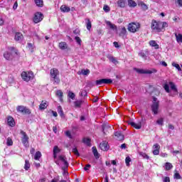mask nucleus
I'll return each instance as SVG.
<instances>
[{
	"mask_svg": "<svg viewBox=\"0 0 182 182\" xmlns=\"http://www.w3.org/2000/svg\"><path fill=\"white\" fill-rule=\"evenodd\" d=\"M59 70L56 68H53L50 70V80L53 82L54 85H59L60 83V79L59 78Z\"/></svg>",
	"mask_w": 182,
	"mask_h": 182,
	"instance_id": "1",
	"label": "nucleus"
},
{
	"mask_svg": "<svg viewBox=\"0 0 182 182\" xmlns=\"http://www.w3.org/2000/svg\"><path fill=\"white\" fill-rule=\"evenodd\" d=\"M151 110L153 114H159L160 112V102L157 100V97H153L152 105H151Z\"/></svg>",
	"mask_w": 182,
	"mask_h": 182,
	"instance_id": "2",
	"label": "nucleus"
},
{
	"mask_svg": "<svg viewBox=\"0 0 182 182\" xmlns=\"http://www.w3.org/2000/svg\"><path fill=\"white\" fill-rule=\"evenodd\" d=\"M59 161H61L63 166L61 167L62 170L64 171V174H68L66 170H68V167H69V163L66 160V158L63 156H58V161H56L55 163L59 166Z\"/></svg>",
	"mask_w": 182,
	"mask_h": 182,
	"instance_id": "3",
	"label": "nucleus"
},
{
	"mask_svg": "<svg viewBox=\"0 0 182 182\" xmlns=\"http://www.w3.org/2000/svg\"><path fill=\"white\" fill-rule=\"evenodd\" d=\"M151 29L153 32H161V24L160 21L153 19L151 23Z\"/></svg>",
	"mask_w": 182,
	"mask_h": 182,
	"instance_id": "4",
	"label": "nucleus"
},
{
	"mask_svg": "<svg viewBox=\"0 0 182 182\" xmlns=\"http://www.w3.org/2000/svg\"><path fill=\"white\" fill-rule=\"evenodd\" d=\"M20 134H21V143L24 147H28L29 146V136L26 134V132L21 130Z\"/></svg>",
	"mask_w": 182,
	"mask_h": 182,
	"instance_id": "5",
	"label": "nucleus"
},
{
	"mask_svg": "<svg viewBox=\"0 0 182 182\" xmlns=\"http://www.w3.org/2000/svg\"><path fill=\"white\" fill-rule=\"evenodd\" d=\"M134 70L141 75H151L152 73H157V70L154 68L151 70L134 68Z\"/></svg>",
	"mask_w": 182,
	"mask_h": 182,
	"instance_id": "6",
	"label": "nucleus"
},
{
	"mask_svg": "<svg viewBox=\"0 0 182 182\" xmlns=\"http://www.w3.org/2000/svg\"><path fill=\"white\" fill-rule=\"evenodd\" d=\"M21 77L25 82H29V80H32V79H33V73L31 71L28 73L23 71L21 73Z\"/></svg>",
	"mask_w": 182,
	"mask_h": 182,
	"instance_id": "7",
	"label": "nucleus"
},
{
	"mask_svg": "<svg viewBox=\"0 0 182 182\" xmlns=\"http://www.w3.org/2000/svg\"><path fill=\"white\" fill-rule=\"evenodd\" d=\"M140 28V23H131L128 25V31L134 33L138 31Z\"/></svg>",
	"mask_w": 182,
	"mask_h": 182,
	"instance_id": "8",
	"label": "nucleus"
},
{
	"mask_svg": "<svg viewBox=\"0 0 182 182\" xmlns=\"http://www.w3.org/2000/svg\"><path fill=\"white\" fill-rule=\"evenodd\" d=\"M112 83H113V80L110 78H103L95 81L97 86H100L102 85H112Z\"/></svg>",
	"mask_w": 182,
	"mask_h": 182,
	"instance_id": "9",
	"label": "nucleus"
},
{
	"mask_svg": "<svg viewBox=\"0 0 182 182\" xmlns=\"http://www.w3.org/2000/svg\"><path fill=\"white\" fill-rule=\"evenodd\" d=\"M16 110L18 113H23V114H31V109L23 105H18Z\"/></svg>",
	"mask_w": 182,
	"mask_h": 182,
	"instance_id": "10",
	"label": "nucleus"
},
{
	"mask_svg": "<svg viewBox=\"0 0 182 182\" xmlns=\"http://www.w3.org/2000/svg\"><path fill=\"white\" fill-rule=\"evenodd\" d=\"M34 23H39L43 21V14L41 12H36L33 18Z\"/></svg>",
	"mask_w": 182,
	"mask_h": 182,
	"instance_id": "11",
	"label": "nucleus"
},
{
	"mask_svg": "<svg viewBox=\"0 0 182 182\" xmlns=\"http://www.w3.org/2000/svg\"><path fill=\"white\" fill-rule=\"evenodd\" d=\"M13 49L14 48H10L6 53H4V58H5L6 60H12L14 58V55L12 54Z\"/></svg>",
	"mask_w": 182,
	"mask_h": 182,
	"instance_id": "12",
	"label": "nucleus"
},
{
	"mask_svg": "<svg viewBox=\"0 0 182 182\" xmlns=\"http://www.w3.org/2000/svg\"><path fill=\"white\" fill-rule=\"evenodd\" d=\"M100 149L102 150V151H107L109 150V146L107 144V141H103L102 143L100 144Z\"/></svg>",
	"mask_w": 182,
	"mask_h": 182,
	"instance_id": "13",
	"label": "nucleus"
},
{
	"mask_svg": "<svg viewBox=\"0 0 182 182\" xmlns=\"http://www.w3.org/2000/svg\"><path fill=\"white\" fill-rule=\"evenodd\" d=\"M58 47L61 50H69V46L66 42H60L58 44Z\"/></svg>",
	"mask_w": 182,
	"mask_h": 182,
	"instance_id": "14",
	"label": "nucleus"
},
{
	"mask_svg": "<svg viewBox=\"0 0 182 182\" xmlns=\"http://www.w3.org/2000/svg\"><path fill=\"white\" fill-rule=\"evenodd\" d=\"M14 39L15 41H16V42H18L19 43H21V42L23 41V35H22V33H16Z\"/></svg>",
	"mask_w": 182,
	"mask_h": 182,
	"instance_id": "15",
	"label": "nucleus"
},
{
	"mask_svg": "<svg viewBox=\"0 0 182 182\" xmlns=\"http://www.w3.org/2000/svg\"><path fill=\"white\" fill-rule=\"evenodd\" d=\"M7 124L10 126V127H15V119L12 117H8L7 118Z\"/></svg>",
	"mask_w": 182,
	"mask_h": 182,
	"instance_id": "16",
	"label": "nucleus"
},
{
	"mask_svg": "<svg viewBox=\"0 0 182 182\" xmlns=\"http://www.w3.org/2000/svg\"><path fill=\"white\" fill-rule=\"evenodd\" d=\"M137 4H138V6H141L144 11H147L149 9V7L147 6V5L144 4V2H143L142 1L138 0Z\"/></svg>",
	"mask_w": 182,
	"mask_h": 182,
	"instance_id": "17",
	"label": "nucleus"
},
{
	"mask_svg": "<svg viewBox=\"0 0 182 182\" xmlns=\"http://www.w3.org/2000/svg\"><path fill=\"white\" fill-rule=\"evenodd\" d=\"M139 55L141 56V58H143L144 60H147V58L149 56V51H140L139 53Z\"/></svg>",
	"mask_w": 182,
	"mask_h": 182,
	"instance_id": "18",
	"label": "nucleus"
},
{
	"mask_svg": "<svg viewBox=\"0 0 182 182\" xmlns=\"http://www.w3.org/2000/svg\"><path fill=\"white\" fill-rule=\"evenodd\" d=\"M114 136L117 137V140H119V141L124 140V135H123L120 132H116L114 133Z\"/></svg>",
	"mask_w": 182,
	"mask_h": 182,
	"instance_id": "19",
	"label": "nucleus"
},
{
	"mask_svg": "<svg viewBox=\"0 0 182 182\" xmlns=\"http://www.w3.org/2000/svg\"><path fill=\"white\" fill-rule=\"evenodd\" d=\"M149 43V46H151L152 48H154V49H159L160 48V46H159V44H157V43L154 40L150 41Z\"/></svg>",
	"mask_w": 182,
	"mask_h": 182,
	"instance_id": "20",
	"label": "nucleus"
},
{
	"mask_svg": "<svg viewBox=\"0 0 182 182\" xmlns=\"http://www.w3.org/2000/svg\"><path fill=\"white\" fill-rule=\"evenodd\" d=\"M55 95L59 98L60 102H63V92L61 90H57Z\"/></svg>",
	"mask_w": 182,
	"mask_h": 182,
	"instance_id": "21",
	"label": "nucleus"
},
{
	"mask_svg": "<svg viewBox=\"0 0 182 182\" xmlns=\"http://www.w3.org/2000/svg\"><path fill=\"white\" fill-rule=\"evenodd\" d=\"M129 124H130V126L134 127V129H136L137 130L141 129V124H136L135 122H129Z\"/></svg>",
	"mask_w": 182,
	"mask_h": 182,
	"instance_id": "22",
	"label": "nucleus"
},
{
	"mask_svg": "<svg viewBox=\"0 0 182 182\" xmlns=\"http://www.w3.org/2000/svg\"><path fill=\"white\" fill-rule=\"evenodd\" d=\"M60 11L64 13L70 12V8L66 5H63L60 6Z\"/></svg>",
	"mask_w": 182,
	"mask_h": 182,
	"instance_id": "23",
	"label": "nucleus"
},
{
	"mask_svg": "<svg viewBox=\"0 0 182 182\" xmlns=\"http://www.w3.org/2000/svg\"><path fill=\"white\" fill-rule=\"evenodd\" d=\"M127 33V30H126V27H122L119 32V36L124 38V36H126Z\"/></svg>",
	"mask_w": 182,
	"mask_h": 182,
	"instance_id": "24",
	"label": "nucleus"
},
{
	"mask_svg": "<svg viewBox=\"0 0 182 182\" xmlns=\"http://www.w3.org/2000/svg\"><path fill=\"white\" fill-rule=\"evenodd\" d=\"M46 107H48V102L42 101L39 105L40 110H45V109H46Z\"/></svg>",
	"mask_w": 182,
	"mask_h": 182,
	"instance_id": "25",
	"label": "nucleus"
},
{
	"mask_svg": "<svg viewBox=\"0 0 182 182\" xmlns=\"http://www.w3.org/2000/svg\"><path fill=\"white\" fill-rule=\"evenodd\" d=\"M176 42L178 43H182V34L181 33H175Z\"/></svg>",
	"mask_w": 182,
	"mask_h": 182,
	"instance_id": "26",
	"label": "nucleus"
},
{
	"mask_svg": "<svg viewBox=\"0 0 182 182\" xmlns=\"http://www.w3.org/2000/svg\"><path fill=\"white\" fill-rule=\"evenodd\" d=\"M107 25L109 26L110 29H113V31H115L116 32H117V26L112 23V22L110 21H107Z\"/></svg>",
	"mask_w": 182,
	"mask_h": 182,
	"instance_id": "27",
	"label": "nucleus"
},
{
	"mask_svg": "<svg viewBox=\"0 0 182 182\" xmlns=\"http://www.w3.org/2000/svg\"><path fill=\"white\" fill-rule=\"evenodd\" d=\"M34 2L38 8L43 7V0H34Z\"/></svg>",
	"mask_w": 182,
	"mask_h": 182,
	"instance_id": "28",
	"label": "nucleus"
},
{
	"mask_svg": "<svg viewBox=\"0 0 182 182\" xmlns=\"http://www.w3.org/2000/svg\"><path fill=\"white\" fill-rule=\"evenodd\" d=\"M27 49L28 50H30V52H34V50H35V46H33V43H27Z\"/></svg>",
	"mask_w": 182,
	"mask_h": 182,
	"instance_id": "29",
	"label": "nucleus"
},
{
	"mask_svg": "<svg viewBox=\"0 0 182 182\" xmlns=\"http://www.w3.org/2000/svg\"><path fill=\"white\" fill-rule=\"evenodd\" d=\"M117 5L119 8H124V6H126V0H119L117 1Z\"/></svg>",
	"mask_w": 182,
	"mask_h": 182,
	"instance_id": "30",
	"label": "nucleus"
},
{
	"mask_svg": "<svg viewBox=\"0 0 182 182\" xmlns=\"http://www.w3.org/2000/svg\"><path fill=\"white\" fill-rule=\"evenodd\" d=\"M128 6L130 8H135V6H137V3H136L133 0H128Z\"/></svg>",
	"mask_w": 182,
	"mask_h": 182,
	"instance_id": "31",
	"label": "nucleus"
},
{
	"mask_svg": "<svg viewBox=\"0 0 182 182\" xmlns=\"http://www.w3.org/2000/svg\"><path fill=\"white\" fill-rule=\"evenodd\" d=\"M169 85H170V87H171V90H173L176 93H177V92H178V90H177V87H176V85L174 84V82H169Z\"/></svg>",
	"mask_w": 182,
	"mask_h": 182,
	"instance_id": "32",
	"label": "nucleus"
},
{
	"mask_svg": "<svg viewBox=\"0 0 182 182\" xmlns=\"http://www.w3.org/2000/svg\"><path fill=\"white\" fill-rule=\"evenodd\" d=\"M86 28H87V31H90V29H92V22L90 21V19H89V18L87 19Z\"/></svg>",
	"mask_w": 182,
	"mask_h": 182,
	"instance_id": "33",
	"label": "nucleus"
},
{
	"mask_svg": "<svg viewBox=\"0 0 182 182\" xmlns=\"http://www.w3.org/2000/svg\"><path fill=\"white\" fill-rule=\"evenodd\" d=\"M160 24H161V32L164 31V28H167L168 26V24H167V22L160 21Z\"/></svg>",
	"mask_w": 182,
	"mask_h": 182,
	"instance_id": "34",
	"label": "nucleus"
},
{
	"mask_svg": "<svg viewBox=\"0 0 182 182\" xmlns=\"http://www.w3.org/2000/svg\"><path fill=\"white\" fill-rule=\"evenodd\" d=\"M171 168H173V165L171 164V163L170 162H166L165 164V169L166 171H168V170H171Z\"/></svg>",
	"mask_w": 182,
	"mask_h": 182,
	"instance_id": "35",
	"label": "nucleus"
},
{
	"mask_svg": "<svg viewBox=\"0 0 182 182\" xmlns=\"http://www.w3.org/2000/svg\"><path fill=\"white\" fill-rule=\"evenodd\" d=\"M92 153L96 159H99V152H97V149L96 147H92Z\"/></svg>",
	"mask_w": 182,
	"mask_h": 182,
	"instance_id": "36",
	"label": "nucleus"
},
{
	"mask_svg": "<svg viewBox=\"0 0 182 182\" xmlns=\"http://www.w3.org/2000/svg\"><path fill=\"white\" fill-rule=\"evenodd\" d=\"M42 157V153L41 151H37L34 156V160H39Z\"/></svg>",
	"mask_w": 182,
	"mask_h": 182,
	"instance_id": "37",
	"label": "nucleus"
},
{
	"mask_svg": "<svg viewBox=\"0 0 182 182\" xmlns=\"http://www.w3.org/2000/svg\"><path fill=\"white\" fill-rule=\"evenodd\" d=\"M24 168H25V170H26V171H28V170H29V168H31V164H29V161H28V160L25 161Z\"/></svg>",
	"mask_w": 182,
	"mask_h": 182,
	"instance_id": "38",
	"label": "nucleus"
},
{
	"mask_svg": "<svg viewBox=\"0 0 182 182\" xmlns=\"http://www.w3.org/2000/svg\"><path fill=\"white\" fill-rule=\"evenodd\" d=\"M82 100H77L74 102V106L75 107H80L82 106Z\"/></svg>",
	"mask_w": 182,
	"mask_h": 182,
	"instance_id": "39",
	"label": "nucleus"
},
{
	"mask_svg": "<svg viewBox=\"0 0 182 182\" xmlns=\"http://www.w3.org/2000/svg\"><path fill=\"white\" fill-rule=\"evenodd\" d=\"M164 89L166 93H170V86H168V83L164 85Z\"/></svg>",
	"mask_w": 182,
	"mask_h": 182,
	"instance_id": "40",
	"label": "nucleus"
},
{
	"mask_svg": "<svg viewBox=\"0 0 182 182\" xmlns=\"http://www.w3.org/2000/svg\"><path fill=\"white\" fill-rule=\"evenodd\" d=\"M82 142L85 144H87V146H90V139H89V138H84L82 139Z\"/></svg>",
	"mask_w": 182,
	"mask_h": 182,
	"instance_id": "41",
	"label": "nucleus"
},
{
	"mask_svg": "<svg viewBox=\"0 0 182 182\" xmlns=\"http://www.w3.org/2000/svg\"><path fill=\"white\" fill-rule=\"evenodd\" d=\"M53 154H58V153H60V149L58 146H55L53 151Z\"/></svg>",
	"mask_w": 182,
	"mask_h": 182,
	"instance_id": "42",
	"label": "nucleus"
},
{
	"mask_svg": "<svg viewBox=\"0 0 182 182\" xmlns=\"http://www.w3.org/2000/svg\"><path fill=\"white\" fill-rule=\"evenodd\" d=\"M164 124V119L160 118L158 120H156V124H159V126H163Z\"/></svg>",
	"mask_w": 182,
	"mask_h": 182,
	"instance_id": "43",
	"label": "nucleus"
},
{
	"mask_svg": "<svg viewBox=\"0 0 182 182\" xmlns=\"http://www.w3.org/2000/svg\"><path fill=\"white\" fill-rule=\"evenodd\" d=\"M109 59L110 62L114 63V65H117V63H118L117 60H116V58H114V57L110 56V57H109Z\"/></svg>",
	"mask_w": 182,
	"mask_h": 182,
	"instance_id": "44",
	"label": "nucleus"
},
{
	"mask_svg": "<svg viewBox=\"0 0 182 182\" xmlns=\"http://www.w3.org/2000/svg\"><path fill=\"white\" fill-rule=\"evenodd\" d=\"M172 66H173V68H176L177 70H178V72H181V68L180 67V65H178V63H173Z\"/></svg>",
	"mask_w": 182,
	"mask_h": 182,
	"instance_id": "45",
	"label": "nucleus"
},
{
	"mask_svg": "<svg viewBox=\"0 0 182 182\" xmlns=\"http://www.w3.org/2000/svg\"><path fill=\"white\" fill-rule=\"evenodd\" d=\"M12 144H14V141H12V139L11 138H7L6 139V145L7 146H12Z\"/></svg>",
	"mask_w": 182,
	"mask_h": 182,
	"instance_id": "46",
	"label": "nucleus"
},
{
	"mask_svg": "<svg viewBox=\"0 0 182 182\" xmlns=\"http://www.w3.org/2000/svg\"><path fill=\"white\" fill-rule=\"evenodd\" d=\"M130 161H132L130 156H127L125 159V163L127 166H130Z\"/></svg>",
	"mask_w": 182,
	"mask_h": 182,
	"instance_id": "47",
	"label": "nucleus"
},
{
	"mask_svg": "<svg viewBox=\"0 0 182 182\" xmlns=\"http://www.w3.org/2000/svg\"><path fill=\"white\" fill-rule=\"evenodd\" d=\"M81 73H82V75H84V76H87V75H89V73H90V70H82Z\"/></svg>",
	"mask_w": 182,
	"mask_h": 182,
	"instance_id": "48",
	"label": "nucleus"
},
{
	"mask_svg": "<svg viewBox=\"0 0 182 182\" xmlns=\"http://www.w3.org/2000/svg\"><path fill=\"white\" fill-rule=\"evenodd\" d=\"M68 96L70 97V99H72V100H75V93L70 91L68 94Z\"/></svg>",
	"mask_w": 182,
	"mask_h": 182,
	"instance_id": "49",
	"label": "nucleus"
},
{
	"mask_svg": "<svg viewBox=\"0 0 182 182\" xmlns=\"http://www.w3.org/2000/svg\"><path fill=\"white\" fill-rule=\"evenodd\" d=\"M140 156L143 157V159H146V160H149V157L147 156V154L144 152H140L139 153Z\"/></svg>",
	"mask_w": 182,
	"mask_h": 182,
	"instance_id": "50",
	"label": "nucleus"
},
{
	"mask_svg": "<svg viewBox=\"0 0 182 182\" xmlns=\"http://www.w3.org/2000/svg\"><path fill=\"white\" fill-rule=\"evenodd\" d=\"M72 151L73 153H74V154H75V156H80V154H79V151L77 150V148H73Z\"/></svg>",
	"mask_w": 182,
	"mask_h": 182,
	"instance_id": "51",
	"label": "nucleus"
},
{
	"mask_svg": "<svg viewBox=\"0 0 182 182\" xmlns=\"http://www.w3.org/2000/svg\"><path fill=\"white\" fill-rule=\"evenodd\" d=\"M163 182H170V177L168 176H163L162 177Z\"/></svg>",
	"mask_w": 182,
	"mask_h": 182,
	"instance_id": "52",
	"label": "nucleus"
},
{
	"mask_svg": "<svg viewBox=\"0 0 182 182\" xmlns=\"http://www.w3.org/2000/svg\"><path fill=\"white\" fill-rule=\"evenodd\" d=\"M103 9H104L105 12L110 11V7H109V6H107V5H105L103 7Z\"/></svg>",
	"mask_w": 182,
	"mask_h": 182,
	"instance_id": "53",
	"label": "nucleus"
},
{
	"mask_svg": "<svg viewBox=\"0 0 182 182\" xmlns=\"http://www.w3.org/2000/svg\"><path fill=\"white\" fill-rule=\"evenodd\" d=\"M153 154L154 156H159L160 154V149H154Z\"/></svg>",
	"mask_w": 182,
	"mask_h": 182,
	"instance_id": "54",
	"label": "nucleus"
},
{
	"mask_svg": "<svg viewBox=\"0 0 182 182\" xmlns=\"http://www.w3.org/2000/svg\"><path fill=\"white\" fill-rule=\"evenodd\" d=\"M154 150H160V145L159 144H155L153 146Z\"/></svg>",
	"mask_w": 182,
	"mask_h": 182,
	"instance_id": "55",
	"label": "nucleus"
},
{
	"mask_svg": "<svg viewBox=\"0 0 182 182\" xmlns=\"http://www.w3.org/2000/svg\"><path fill=\"white\" fill-rule=\"evenodd\" d=\"M75 39L78 45L82 43V39H80L78 36H75Z\"/></svg>",
	"mask_w": 182,
	"mask_h": 182,
	"instance_id": "56",
	"label": "nucleus"
},
{
	"mask_svg": "<svg viewBox=\"0 0 182 182\" xmlns=\"http://www.w3.org/2000/svg\"><path fill=\"white\" fill-rule=\"evenodd\" d=\"M80 95L85 97V96H87V92H86V90H82L80 92Z\"/></svg>",
	"mask_w": 182,
	"mask_h": 182,
	"instance_id": "57",
	"label": "nucleus"
},
{
	"mask_svg": "<svg viewBox=\"0 0 182 182\" xmlns=\"http://www.w3.org/2000/svg\"><path fill=\"white\" fill-rule=\"evenodd\" d=\"M174 178H176V180H180V178H181V176L180 175V173H176L174 174Z\"/></svg>",
	"mask_w": 182,
	"mask_h": 182,
	"instance_id": "58",
	"label": "nucleus"
},
{
	"mask_svg": "<svg viewBox=\"0 0 182 182\" xmlns=\"http://www.w3.org/2000/svg\"><path fill=\"white\" fill-rule=\"evenodd\" d=\"M92 167L91 164H87L85 165V167H84L85 171H89V169Z\"/></svg>",
	"mask_w": 182,
	"mask_h": 182,
	"instance_id": "59",
	"label": "nucleus"
},
{
	"mask_svg": "<svg viewBox=\"0 0 182 182\" xmlns=\"http://www.w3.org/2000/svg\"><path fill=\"white\" fill-rule=\"evenodd\" d=\"M58 113L60 116H63V110H62V107H58Z\"/></svg>",
	"mask_w": 182,
	"mask_h": 182,
	"instance_id": "60",
	"label": "nucleus"
},
{
	"mask_svg": "<svg viewBox=\"0 0 182 182\" xmlns=\"http://www.w3.org/2000/svg\"><path fill=\"white\" fill-rule=\"evenodd\" d=\"M65 136H67V137H69L70 139H72V134L69 131L65 132Z\"/></svg>",
	"mask_w": 182,
	"mask_h": 182,
	"instance_id": "61",
	"label": "nucleus"
},
{
	"mask_svg": "<svg viewBox=\"0 0 182 182\" xmlns=\"http://www.w3.org/2000/svg\"><path fill=\"white\" fill-rule=\"evenodd\" d=\"M80 33V30H79L78 28L74 30L73 33H75V35H79V33Z\"/></svg>",
	"mask_w": 182,
	"mask_h": 182,
	"instance_id": "62",
	"label": "nucleus"
},
{
	"mask_svg": "<svg viewBox=\"0 0 182 182\" xmlns=\"http://www.w3.org/2000/svg\"><path fill=\"white\" fill-rule=\"evenodd\" d=\"M113 45H114V46L115 48H120V46H119V43H117V41H114V42L113 43Z\"/></svg>",
	"mask_w": 182,
	"mask_h": 182,
	"instance_id": "63",
	"label": "nucleus"
},
{
	"mask_svg": "<svg viewBox=\"0 0 182 182\" xmlns=\"http://www.w3.org/2000/svg\"><path fill=\"white\" fill-rule=\"evenodd\" d=\"M176 4L179 5V6H182V0H175Z\"/></svg>",
	"mask_w": 182,
	"mask_h": 182,
	"instance_id": "64",
	"label": "nucleus"
}]
</instances>
